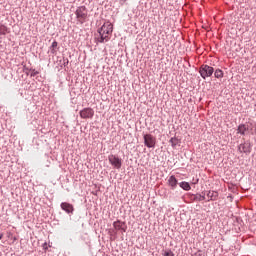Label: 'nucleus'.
<instances>
[{"label":"nucleus","instance_id":"1","mask_svg":"<svg viewBox=\"0 0 256 256\" xmlns=\"http://www.w3.org/2000/svg\"><path fill=\"white\" fill-rule=\"evenodd\" d=\"M98 37H96V41L98 43H107L111 39V35H113V24L111 22H106L102 25V27L97 30Z\"/></svg>","mask_w":256,"mask_h":256},{"label":"nucleus","instance_id":"2","mask_svg":"<svg viewBox=\"0 0 256 256\" xmlns=\"http://www.w3.org/2000/svg\"><path fill=\"white\" fill-rule=\"evenodd\" d=\"M76 19L80 25H83L87 21V7L79 6L75 11Z\"/></svg>","mask_w":256,"mask_h":256},{"label":"nucleus","instance_id":"3","mask_svg":"<svg viewBox=\"0 0 256 256\" xmlns=\"http://www.w3.org/2000/svg\"><path fill=\"white\" fill-rule=\"evenodd\" d=\"M199 73L202 79H207V77H211L213 73H215V68L209 65H202L200 67Z\"/></svg>","mask_w":256,"mask_h":256},{"label":"nucleus","instance_id":"4","mask_svg":"<svg viewBox=\"0 0 256 256\" xmlns=\"http://www.w3.org/2000/svg\"><path fill=\"white\" fill-rule=\"evenodd\" d=\"M143 139L145 147H148V149H155V145L157 143L155 136L151 134H144Z\"/></svg>","mask_w":256,"mask_h":256},{"label":"nucleus","instance_id":"5","mask_svg":"<svg viewBox=\"0 0 256 256\" xmlns=\"http://www.w3.org/2000/svg\"><path fill=\"white\" fill-rule=\"evenodd\" d=\"M108 161L110 165H112V167H114L115 169H121L123 165V160H121V158H119V156L117 155L110 154L108 156Z\"/></svg>","mask_w":256,"mask_h":256},{"label":"nucleus","instance_id":"6","mask_svg":"<svg viewBox=\"0 0 256 256\" xmlns=\"http://www.w3.org/2000/svg\"><path fill=\"white\" fill-rule=\"evenodd\" d=\"M79 115L81 119H93V117L95 116V110L90 107L84 108L80 110Z\"/></svg>","mask_w":256,"mask_h":256},{"label":"nucleus","instance_id":"7","mask_svg":"<svg viewBox=\"0 0 256 256\" xmlns=\"http://www.w3.org/2000/svg\"><path fill=\"white\" fill-rule=\"evenodd\" d=\"M60 208L62 209V211H65L67 215H73V213H75V207L69 202H62L60 204Z\"/></svg>","mask_w":256,"mask_h":256},{"label":"nucleus","instance_id":"8","mask_svg":"<svg viewBox=\"0 0 256 256\" xmlns=\"http://www.w3.org/2000/svg\"><path fill=\"white\" fill-rule=\"evenodd\" d=\"M186 198L189 199V201H191L192 203L205 201V195H201L199 193L197 194L187 193Z\"/></svg>","mask_w":256,"mask_h":256},{"label":"nucleus","instance_id":"9","mask_svg":"<svg viewBox=\"0 0 256 256\" xmlns=\"http://www.w3.org/2000/svg\"><path fill=\"white\" fill-rule=\"evenodd\" d=\"M238 151L240 153H245L246 155H249L251 153V142H244L238 146Z\"/></svg>","mask_w":256,"mask_h":256},{"label":"nucleus","instance_id":"10","mask_svg":"<svg viewBox=\"0 0 256 256\" xmlns=\"http://www.w3.org/2000/svg\"><path fill=\"white\" fill-rule=\"evenodd\" d=\"M113 227L116 231H123V233L127 231V225L125 222H121V220L113 222Z\"/></svg>","mask_w":256,"mask_h":256},{"label":"nucleus","instance_id":"11","mask_svg":"<svg viewBox=\"0 0 256 256\" xmlns=\"http://www.w3.org/2000/svg\"><path fill=\"white\" fill-rule=\"evenodd\" d=\"M168 185L172 190L177 189V185H179V181L177 180V178L175 177V175H171L168 178Z\"/></svg>","mask_w":256,"mask_h":256},{"label":"nucleus","instance_id":"12","mask_svg":"<svg viewBox=\"0 0 256 256\" xmlns=\"http://www.w3.org/2000/svg\"><path fill=\"white\" fill-rule=\"evenodd\" d=\"M238 135H247V131H249V126L247 124H240L237 128Z\"/></svg>","mask_w":256,"mask_h":256},{"label":"nucleus","instance_id":"13","mask_svg":"<svg viewBox=\"0 0 256 256\" xmlns=\"http://www.w3.org/2000/svg\"><path fill=\"white\" fill-rule=\"evenodd\" d=\"M49 49L52 55H57V51L59 50V43L54 40Z\"/></svg>","mask_w":256,"mask_h":256},{"label":"nucleus","instance_id":"14","mask_svg":"<svg viewBox=\"0 0 256 256\" xmlns=\"http://www.w3.org/2000/svg\"><path fill=\"white\" fill-rule=\"evenodd\" d=\"M169 143L171 144V146L173 147V149H175V147H180L181 146V139L177 138V137H172L169 140Z\"/></svg>","mask_w":256,"mask_h":256},{"label":"nucleus","instance_id":"15","mask_svg":"<svg viewBox=\"0 0 256 256\" xmlns=\"http://www.w3.org/2000/svg\"><path fill=\"white\" fill-rule=\"evenodd\" d=\"M207 197H209L210 201H217L219 197V192L217 191H208Z\"/></svg>","mask_w":256,"mask_h":256},{"label":"nucleus","instance_id":"16","mask_svg":"<svg viewBox=\"0 0 256 256\" xmlns=\"http://www.w3.org/2000/svg\"><path fill=\"white\" fill-rule=\"evenodd\" d=\"M179 187L183 189V191H191V184H189V182L182 181L179 183Z\"/></svg>","mask_w":256,"mask_h":256},{"label":"nucleus","instance_id":"17","mask_svg":"<svg viewBox=\"0 0 256 256\" xmlns=\"http://www.w3.org/2000/svg\"><path fill=\"white\" fill-rule=\"evenodd\" d=\"M223 70L221 69H216L214 72V77H216V79H223Z\"/></svg>","mask_w":256,"mask_h":256},{"label":"nucleus","instance_id":"18","mask_svg":"<svg viewBox=\"0 0 256 256\" xmlns=\"http://www.w3.org/2000/svg\"><path fill=\"white\" fill-rule=\"evenodd\" d=\"M0 35H7V27L2 25L0 26Z\"/></svg>","mask_w":256,"mask_h":256},{"label":"nucleus","instance_id":"19","mask_svg":"<svg viewBox=\"0 0 256 256\" xmlns=\"http://www.w3.org/2000/svg\"><path fill=\"white\" fill-rule=\"evenodd\" d=\"M29 71H32V73L30 74V77H36V75H39V71L33 68L29 69Z\"/></svg>","mask_w":256,"mask_h":256},{"label":"nucleus","instance_id":"20","mask_svg":"<svg viewBox=\"0 0 256 256\" xmlns=\"http://www.w3.org/2000/svg\"><path fill=\"white\" fill-rule=\"evenodd\" d=\"M163 256H175V254L173 253V251L167 250L163 253Z\"/></svg>","mask_w":256,"mask_h":256},{"label":"nucleus","instance_id":"21","mask_svg":"<svg viewBox=\"0 0 256 256\" xmlns=\"http://www.w3.org/2000/svg\"><path fill=\"white\" fill-rule=\"evenodd\" d=\"M63 65H64V67H67V65H69V59H67V58H63Z\"/></svg>","mask_w":256,"mask_h":256},{"label":"nucleus","instance_id":"22","mask_svg":"<svg viewBox=\"0 0 256 256\" xmlns=\"http://www.w3.org/2000/svg\"><path fill=\"white\" fill-rule=\"evenodd\" d=\"M194 256H205V254H203V252H201V250H199L198 252H196L194 254Z\"/></svg>","mask_w":256,"mask_h":256},{"label":"nucleus","instance_id":"23","mask_svg":"<svg viewBox=\"0 0 256 256\" xmlns=\"http://www.w3.org/2000/svg\"><path fill=\"white\" fill-rule=\"evenodd\" d=\"M43 249H44V251H47V249H49V247L47 246V242H45V243L43 244Z\"/></svg>","mask_w":256,"mask_h":256},{"label":"nucleus","instance_id":"24","mask_svg":"<svg viewBox=\"0 0 256 256\" xmlns=\"http://www.w3.org/2000/svg\"><path fill=\"white\" fill-rule=\"evenodd\" d=\"M17 240V237H13V241L15 242Z\"/></svg>","mask_w":256,"mask_h":256},{"label":"nucleus","instance_id":"25","mask_svg":"<svg viewBox=\"0 0 256 256\" xmlns=\"http://www.w3.org/2000/svg\"><path fill=\"white\" fill-rule=\"evenodd\" d=\"M0 239H3V234H0Z\"/></svg>","mask_w":256,"mask_h":256}]
</instances>
